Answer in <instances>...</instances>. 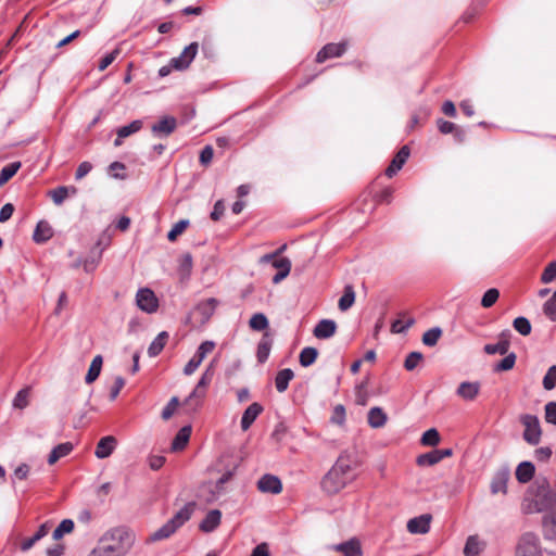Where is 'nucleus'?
<instances>
[{"instance_id":"nucleus-64","label":"nucleus","mask_w":556,"mask_h":556,"mask_svg":"<svg viewBox=\"0 0 556 556\" xmlns=\"http://www.w3.org/2000/svg\"><path fill=\"white\" fill-rule=\"evenodd\" d=\"M118 54L119 50L115 49L112 52L104 55L99 63V70L104 71L109 65H111L115 61Z\"/></svg>"},{"instance_id":"nucleus-42","label":"nucleus","mask_w":556,"mask_h":556,"mask_svg":"<svg viewBox=\"0 0 556 556\" xmlns=\"http://www.w3.org/2000/svg\"><path fill=\"white\" fill-rule=\"evenodd\" d=\"M317 355H318V352L315 348H311V346L304 348L300 353V364L303 367H308L313 363H315Z\"/></svg>"},{"instance_id":"nucleus-31","label":"nucleus","mask_w":556,"mask_h":556,"mask_svg":"<svg viewBox=\"0 0 556 556\" xmlns=\"http://www.w3.org/2000/svg\"><path fill=\"white\" fill-rule=\"evenodd\" d=\"M73 448L74 445L71 442H64L56 445L48 456V464L54 465L59 459L70 455Z\"/></svg>"},{"instance_id":"nucleus-3","label":"nucleus","mask_w":556,"mask_h":556,"mask_svg":"<svg viewBox=\"0 0 556 556\" xmlns=\"http://www.w3.org/2000/svg\"><path fill=\"white\" fill-rule=\"evenodd\" d=\"M135 542V534L125 527L109 530L101 539V544L108 547L114 556H125Z\"/></svg>"},{"instance_id":"nucleus-44","label":"nucleus","mask_w":556,"mask_h":556,"mask_svg":"<svg viewBox=\"0 0 556 556\" xmlns=\"http://www.w3.org/2000/svg\"><path fill=\"white\" fill-rule=\"evenodd\" d=\"M29 388H24L20 390L13 399V407L17 409H24L25 407H27L29 404Z\"/></svg>"},{"instance_id":"nucleus-36","label":"nucleus","mask_w":556,"mask_h":556,"mask_svg":"<svg viewBox=\"0 0 556 556\" xmlns=\"http://www.w3.org/2000/svg\"><path fill=\"white\" fill-rule=\"evenodd\" d=\"M294 374L290 368L278 371L275 378V386L278 392L282 393L288 389L289 382L293 379Z\"/></svg>"},{"instance_id":"nucleus-55","label":"nucleus","mask_w":556,"mask_h":556,"mask_svg":"<svg viewBox=\"0 0 556 556\" xmlns=\"http://www.w3.org/2000/svg\"><path fill=\"white\" fill-rule=\"evenodd\" d=\"M513 325L521 336H528L531 332V324L526 317H517Z\"/></svg>"},{"instance_id":"nucleus-26","label":"nucleus","mask_w":556,"mask_h":556,"mask_svg":"<svg viewBox=\"0 0 556 556\" xmlns=\"http://www.w3.org/2000/svg\"><path fill=\"white\" fill-rule=\"evenodd\" d=\"M388 420L387 414L382 410V408L375 406L371 407L368 412L367 421L371 428L378 429L382 428Z\"/></svg>"},{"instance_id":"nucleus-32","label":"nucleus","mask_w":556,"mask_h":556,"mask_svg":"<svg viewBox=\"0 0 556 556\" xmlns=\"http://www.w3.org/2000/svg\"><path fill=\"white\" fill-rule=\"evenodd\" d=\"M509 349L508 333L503 332L501 334V340L495 344H486L484 345V352L486 354H500L505 355Z\"/></svg>"},{"instance_id":"nucleus-18","label":"nucleus","mask_w":556,"mask_h":556,"mask_svg":"<svg viewBox=\"0 0 556 556\" xmlns=\"http://www.w3.org/2000/svg\"><path fill=\"white\" fill-rule=\"evenodd\" d=\"M222 513L218 509L210 510L204 519L201 521L199 528L202 532H213L220 523Z\"/></svg>"},{"instance_id":"nucleus-35","label":"nucleus","mask_w":556,"mask_h":556,"mask_svg":"<svg viewBox=\"0 0 556 556\" xmlns=\"http://www.w3.org/2000/svg\"><path fill=\"white\" fill-rule=\"evenodd\" d=\"M53 235L51 226L47 222H39L34 231L33 238L35 242L42 243L48 241Z\"/></svg>"},{"instance_id":"nucleus-23","label":"nucleus","mask_w":556,"mask_h":556,"mask_svg":"<svg viewBox=\"0 0 556 556\" xmlns=\"http://www.w3.org/2000/svg\"><path fill=\"white\" fill-rule=\"evenodd\" d=\"M332 548L342 553L344 556H362L361 543L356 539H351L346 542L333 545Z\"/></svg>"},{"instance_id":"nucleus-27","label":"nucleus","mask_w":556,"mask_h":556,"mask_svg":"<svg viewBox=\"0 0 556 556\" xmlns=\"http://www.w3.org/2000/svg\"><path fill=\"white\" fill-rule=\"evenodd\" d=\"M535 473V467L531 462H522L516 468V479L520 483H528Z\"/></svg>"},{"instance_id":"nucleus-25","label":"nucleus","mask_w":556,"mask_h":556,"mask_svg":"<svg viewBox=\"0 0 556 556\" xmlns=\"http://www.w3.org/2000/svg\"><path fill=\"white\" fill-rule=\"evenodd\" d=\"M191 431H192L191 426L188 425V426L182 427L175 435V438L172 442V445H170V450L173 452L182 451L190 440Z\"/></svg>"},{"instance_id":"nucleus-20","label":"nucleus","mask_w":556,"mask_h":556,"mask_svg":"<svg viewBox=\"0 0 556 556\" xmlns=\"http://www.w3.org/2000/svg\"><path fill=\"white\" fill-rule=\"evenodd\" d=\"M142 128V122L140 119L132 121L130 124L126 126H122L116 130V139L114 140V146L119 147L123 143V140L136 132H138Z\"/></svg>"},{"instance_id":"nucleus-29","label":"nucleus","mask_w":556,"mask_h":556,"mask_svg":"<svg viewBox=\"0 0 556 556\" xmlns=\"http://www.w3.org/2000/svg\"><path fill=\"white\" fill-rule=\"evenodd\" d=\"M76 193L77 189L73 186H61L49 191V195L55 205H61L67 197L75 195Z\"/></svg>"},{"instance_id":"nucleus-15","label":"nucleus","mask_w":556,"mask_h":556,"mask_svg":"<svg viewBox=\"0 0 556 556\" xmlns=\"http://www.w3.org/2000/svg\"><path fill=\"white\" fill-rule=\"evenodd\" d=\"M176 118L173 116H165L152 126L151 131L156 137H167L176 129Z\"/></svg>"},{"instance_id":"nucleus-4","label":"nucleus","mask_w":556,"mask_h":556,"mask_svg":"<svg viewBox=\"0 0 556 556\" xmlns=\"http://www.w3.org/2000/svg\"><path fill=\"white\" fill-rule=\"evenodd\" d=\"M195 502L187 503L180 508L166 523L154 531L150 538V542H157L170 538L179 528H181L193 515L195 510Z\"/></svg>"},{"instance_id":"nucleus-11","label":"nucleus","mask_w":556,"mask_h":556,"mask_svg":"<svg viewBox=\"0 0 556 556\" xmlns=\"http://www.w3.org/2000/svg\"><path fill=\"white\" fill-rule=\"evenodd\" d=\"M232 477V472L228 471L224 473L215 484L208 483L203 486L202 492L207 491L210 494L207 496L203 495L204 500L207 503H212L219 497L223 493V485L228 482Z\"/></svg>"},{"instance_id":"nucleus-59","label":"nucleus","mask_w":556,"mask_h":556,"mask_svg":"<svg viewBox=\"0 0 556 556\" xmlns=\"http://www.w3.org/2000/svg\"><path fill=\"white\" fill-rule=\"evenodd\" d=\"M555 278H556V262H552L544 269L541 280L543 283H549Z\"/></svg>"},{"instance_id":"nucleus-5","label":"nucleus","mask_w":556,"mask_h":556,"mask_svg":"<svg viewBox=\"0 0 556 556\" xmlns=\"http://www.w3.org/2000/svg\"><path fill=\"white\" fill-rule=\"evenodd\" d=\"M516 556H542L540 538L533 532L523 533L516 547Z\"/></svg>"},{"instance_id":"nucleus-61","label":"nucleus","mask_w":556,"mask_h":556,"mask_svg":"<svg viewBox=\"0 0 556 556\" xmlns=\"http://www.w3.org/2000/svg\"><path fill=\"white\" fill-rule=\"evenodd\" d=\"M544 410L546 422L556 426V402H548L545 405Z\"/></svg>"},{"instance_id":"nucleus-56","label":"nucleus","mask_w":556,"mask_h":556,"mask_svg":"<svg viewBox=\"0 0 556 556\" xmlns=\"http://www.w3.org/2000/svg\"><path fill=\"white\" fill-rule=\"evenodd\" d=\"M542 383L543 388L548 391L556 387V365H553L548 368Z\"/></svg>"},{"instance_id":"nucleus-51","label":"nucleus","mask_w":556,"mask_h":556,"mask_svg":"<svg viewBox=\"0 0 556 556\" xmlns=\"http://www.w3.org/2000/svg\"><path fill=\"white\" fill-rule=\"evenodd\" d=\"M500 298V291L495 288L489 289L481 299V305L484 308L493 306Z\"/></svg>"},{"instance_id":"nucleus-41","label":"nucleus","mask_w":556,"mask_h":556,"mask_svg":"<svg viewBox=\"0 0 556 556\" xmlns=\"http://www.w3.org/2000/svg\"><path fill=\"white\" fill-rule=\"evenodd\" d=\"M21 163L20 162H13L8 165H5L0 170V187L3 186L5 182H8L20 169Z\"/></svg>"},{"instance_id":"nucleus-17","label":"nucleus","mask_w":556,"mask_h":556,"mask_svg":"<svg viewBox=\"0 0 556 556\" xmlns=\"http://www.w3.org/2000/svg\"><path fill=\"white\" fill-rule=\"evenodd\" d=\"M542 528L546 540L556 541V507L544 515Z\"/></svg>"},{"instance_id":"nucleus-40","label":"nucleus","mask_w":556,"mask_h":556,"mask_svg":"<svg viewBox=\"0 0 556 556\" xmlns=\"http://www.w3.org/2000/svg\"><path fill=\"white\" fill-rule=\"evenodd\" d=\"M354 301L355 292L353 290V287L346 286L343 295L339 300L338 306L342 312H344L348 311L354 304Z\"/></svg>"},{"instance_id":"nucleus-50","label":"nucleus","mask_w":556,"mask_h":556,"mask_svg":"<svg viewBox=\"0 0 556 556\" xmlns=\"http://www.w3.org/2000/svg\"><path fill=\"white\" fill-rule=\"evenodd\" d=\"M543 312L549 320L556 321V291L551 299L543 304Z\"/></svg>"},{"instance_id":"nucleus-48","label":"nucleus","mask_w":556,"mask_h":556,"mask_svg":"<svg viewBox=\"0 0 556 556\" xmlns=\"http://www.w3.org/2000/svg\"><path fill=\"white\" fill-rule=\"evenodd\" d=\"M420 441L426 446H435L440 442V434L437 429L431 428L424 432Z\"/></svg>"},{"instance_id":"nucleus-39","label":"nucleus","mask_w":556,"mask_h":556,"mask_svg":"<svg viewBox=\"0 0 556 556\" xmlns=\"http://www.w3.org/2000/svg\"><path fill=\"white\" fill-rule=\"evenodd\" d=\"M206 396V391L194 388L193 391L186 399L185 404L193 412L201 407L204 397Z\"/></svg>"},{"instance_id":"nucleus-58","label":"nucleus","mask_w":556,"mask_h":556,"mask_svg":"<svg viewBox=\"0 0 556 556\" xmlns=\"http://www.w3.org/2000/svg\"><path fill=\"white\" fill-rule=\"evenodd\" d=\"M178 405H179L178 397L177 396H173L169 400V402L166 404V406L163 408V410H162V418L164 420L169 419L174 415V413L177 409Z\"/></svg>"},{"instance_id":"nucleus-34","label":"nucleus","mask_w":556,"mask_h":556,"mask_svg":"<svg viewBox=\"0 0 556 556\" xmlns=\"http://www.w3.org/2000/svg\"><path fill=\"white\" fill-rule=\"evenodd\" d=\"M102 364H103L102 356L96 355L93 357V359L91 361L88 372L85 377V381L87 384H91L92 382H94L98 379V377L101 374Z\"/></svg>"},{"instance_id":"nucleus-2","label":"nucleus","mask_w":556,"mask_h":556,"mask_svg":"<svg viewBox=\"0 0 556 556\" xmlns=\"http://www.w3.org/2000/svg\"><path fill=\"white\" fill-rule=\"evenodd\" d=\"M353 467V459L346 453H342L331 469L321 480V488L328 494H336L341 491L351 480L350 472Z\"/></svg>"},{"instance_id":"nucleus-49","label":"nucleus","mask_w":556,"mask_h":556,"mask_svg":"<svg viewBox=\"0 0 556 556\" xmlns=\"http://www.w3.org/2000/svg\"><path fill=\"white\" fill-rule=\"evenodd\" d=\"M271 343L267 338H263L257 345V359L260 363H264L270 353Z\"/></svg>"},{"instance_id":"nucleus-22","label":"nucleus","mask_w":556,"mask_h":556,"mask_svg":"<svg viewBox=\"0 0 556 556\" xmlns=\"http://www.w3.org/2000/svg\"><path fill=\"white\" fill-rule=\"evenodd\" d=\"M263 412V407L258 403H252L243 413L241 418V429L243 431H247L252 424L255 421V419L258 417V415Z\"/></svg>"},{"instance_id":"nucleus-1","label":"nucleus","mask_w":556,"mask_h":556,"mask_svg":"<svg viewBox=\"0 0 556 556\" xmlns=\"http://www.w3.org/2000/svg\"><path fill=\"white\" fill-rule=\"evenodd\" d=\"M556 507V491L545 478L536 479L526 491L521 510L523 514L547 513Z\"/></svg>"},{"instance_id":"nucleus-12","label":"nucleus","mask_w":556,"mask_h":556,"mask_svg":"<svg viewBox=\"0 0 556 556\" xmlns=\"http://www.w3.org/2000/svg\"><path fill=\"white\" fill-rule=\"evenodd\" d=\"M346 42L328 43L316 55V62L323 63L330 58L341 56L346 50Z\"/></svg>"},{"instance_id":"nucleus-54","label":"nucleus","mask_w":556,"mask_h":556,"mask_svg":"<svg viewBox=\"0 0 556 556\" xmlns=\"http://www.w3.org/2000/svg\"><path fill=\"white\" fill-rule=\"evenodd\" d=\"M424 356L419 352H410L404 362V367L406 370H414L422 361Z\"/></svg>"},{"instance_id":"nucleus-10","label":"nucleus","mask_w":556,"mask_h":556,"mask_svg":"<svg viewBox=\"0 0 556 556\" xmlns=\"http://www.w3.org/2000/svg\"><path fill=\"white\" fill-rule=\"evenodd\" d=\"M431 520L432 516L430 514H424L412 518L407 521V531L412 534H426L430 530Z\"/></svg>"},{"instance_id":"nucleus-52","label":"nucleus","mask_w":556,"mask_h":556,"mask_svg":"<svg viewBox=\"0 0 556 556\" xmlns=\"http://www.w3.org/2000/svg\"><path fill=\"white\" fill-rule=\"evenodd\" d=\"M213 376H214L213 363H211L210 366L202 374V376L199 379L195 388H198L200 390H203V391H206V388L212 382Z\"/></svg>"},{"instance_id":"nucleus-60","label":"nucleus","mask_w":556,"mask_h":556,"mask_svg":"<svg viewBox=\"0 0 556 556\" xmlns=\"http://www.w3.org/2000/svg\"><path fill=\"white\" fill-rule=\"evenodd\" d=\"M414 324V319L409 318L406 321H403L402 319H396L391 325V331L393 333H402L406 329H408Z\"/></svg>"},{"instance_id":"nucleus-13","label":"nucleus","mask_w":556,"mask_h":556,"mask_svg":"<svg viewBox=\"0 0 556 556\" xmlns=\"http://www.w3.org/2000/svg\"><path fill=\"white\" fill-rule=\"evenodd\" d=\"M117 446V440L113 435H106L100 439L96 446L94 455L99 459L108 458Z\"/></svg>"},{"instance_id":"nucleus-57","label":"nucleus","mask_w":556,"mask_h":556,"mask_svg":"<svg viewBox=\"0 0 556 556\" xmlns=\"http://www.w3.org/2000/svg\"><path fill=\"white\" fill-rule=\"evenodd\" d=\"M516 363V355L515 353L507 354L496 366V371H506L510 370Z\"/></svg>"},{"instance_id":"nucleus-53","label":"nucleus","mask_w":556,"mask_h":556,"mask_svg":"<svg viewBox=\"0 0 556 556\" xmlns=\"http://www.w3.org/2000/svg\"><path fill=\"white\" fill-rule=\"evenodd\" d=\"M189 225V220L181 219L177 222L167 233L169 241H175L179 235H181Z\"/></svg>"},{"instance_id":"nucleus-47","label":"nucleus","mask_w":556,"mask_h":556,"mask_svg":"<svg viewBox=\"0 0 556 556\" xmlns=\"http://www.w3.org/2000/svg\"><path fill=\"white\" fill-rule=\"evenodd\" d=\"M249 325L253 330L262 331L268 327V319L264 314L256 313L251 317Z\"/></svg>"},{"instance_id":"nucleus-43","label":"nucleus","mask_w":556,"mask_h":556,"mask_svg":"<svg viewBox=\"0 0 556 556\" xmlns=\"http://www.w3.org/2000/svg\"><path fill=\"white\" fill-rule=\"evenodd\" d=\"M74 521L72 519H64L53 531L52 536L54 540L62 539L65 534L71 533L74 530Z\"/></svg>"},{"instance_id":"nucleus-6","label":"nucleus","mask_w":556,"mask_h":556,"mask_svg":"<svg viewBox=\"0 0 556 556\" xmlns=\"http://www.w3.org/2000/svg\"><path fill=\"white\" fill-rule=\"evenodd\" d=\"M520 421L525 427V441L531 445H536L542 435L539 418L535 415L525 414L520 417Z\"/></svg>"},{"instance_id":"nucleus-16","label":"nucleus","mask_w":556,"mask_h":556,"mask_svg":"<svg viewBox=\"0 0 556 556\" xmlns=\"http://www.w3.org/2000/svg\"><path fill=\"white\" fill-rule=\"evenodd\" d=\"M408 157L409 148L407 146H404L400 149V151L391 161V164L386 169V175L390 178L393 177L403 167Z\"/></svg>"},{"instance_id":"nucleus-63","label":"nucleus","mask_w":556,"mask_h":556,"mask_svg":"<svg viewBox=\"0 0 556 556\" xmlns=\"http://www.w3.org/2000/svg\"><path fill=\"white\" fill-rule=\"evenodd\" d=\"M125 386V379L121 376H117L114 378V383L113 386L111 387V391H110V399L113 401L115 400L121 390L124 388Z\"/></svg>"},{"instance_id":"nucleus-62","label":"nucleus","mask_w":556,"mask_h":556,"mask_svg":"<svg viewBox=\"0 0 556 556\" xmlns=\"http://www.w3.org/2000/svg\"><path fill=\"white\" fill-rule=\"evenodd\" d=\"M344 421H345V408L343 405H337L332 412L331 422L341 426L344 424Z\"/></svg>"},{"instance_id":"nucleus-14","label":"nucleus","mask_w":556,"mask_h":556,"mask_svg":"<svg viewBox=\"0 0 556 556\" xmlns=\"http://www.w3.org/2000/svg\"><path fill=\"white\" fill-rule=\"evenodd\" d=\"M257 488L263 493L278 494L282 490L281 481L273 475H264L257 482Z\"/></svg>"},{"instance_id":"nucleus-7","label":"nucleus","mask_w":556,"mask_h":556,"mask_svg":"<svg viewBox=\"0 0 556 556\" xmlns=\"http://www.w3.org/2000/svg\"><path fill=\"white\" fill-rule=\"evenodd\" d=\"M215 348V343L213 341H204L200 344L194 355L191 359L186 364L184 368V374L186 376L192 375L201 365L203 359L210 354Z\"/></svg>"},{"instance_id":"nucleus-37","label":"nucleus","mask_w":556,"mask_h":556,"mask_svg":"<svg viewBox=\"0 0 556 556\" xmlns=\"http://www.w3.org/2000/svg\"><path fill=\"white\" fill-rule=\"evenodd\" d=\"M484 548L483 542L477 535H470L465 544V556H478Z\"/></svg>"},{"instance_id":"nucleus-28","label":"nucleus","mask_w":556,"mask_h":556,"mask_svg":"<svg viewBox=\"0 0 556 556\" xmlns=\"http://www.w3.org/2000/svg\"><path fill=\"white\" fill-rule=\"evenodd\" d=\"M509 478V472L506 469H503L494 476L491 482V492L493 494L496 493H506L507 492V481Z\"/></svg>"},{"instance_id":"nucleus-9","label":"nucleus","mask_w":556,"mask_h":556,"mask_svg":"<svg viewBox=\"0 0 556 556\" xmlns=\"http://www.w3.org/2000/svg\"><path fill=\"white\" fill-rule=\"evenodd\" d=\"M198 42H191L182 50V52L178 56L172 59L170 65L178 71L188 68L191 62L194 60L195 55L198 54Z\"/></svg>"},{"instance_id":"nucleus-30","label":"nucleus","mask_w":556,"mask_h":556,"mask_svg":"<svg viewBox=\"0 0 556 556\" xmlns=\"http://www.w3.org/2000/svg\"><path fill=\"white\" fill-rule=\"evenodd\" d=\"M49 522L42 523L33 536L23 540V542L21 543V549L24 552L30 549L39 540H41L49 533Z\"/></svg>"},{"instance_id":"nucleus-46","label":"nucleus","mask_w":556,"mask_h":556,"mask_svg":"<svg viewBox=\"0 0 556 556\" xmlns=\"http://www.w3.org/2000/svg\"><path fill=\"white\" fill-rule=\"evenodd\" d=\"M416 462L419 466H433L440 463V456L438 455L437 450H433L431 452L419 455Z\"/></svg>"},{"instance_id":"nucleus-33","label":"nucleus","mask_w":556,"mask_h":556,"mask_svg":"<svg viewBox=\"0 0 556 556\" xmlns=\"http://www.w3.org/2000/svg\"><path fill=\"white\" fill-rule=\"evenodd\" d=\"M217 306V301L213 298L207 299L197 305L194 312L201 315L202 321H206L213 315Z\"/></svg>"},{"instance_id":"nucleus-38","label":"nucleus","mask_w":556,"mask_h":556,"mask_svg":"<svg viewBox=\"0 0 556 556\" xmlns=\"http://www.w3.org/2000/svg\"><path fill=\"white\" fill-rule=\"evenodd\" d=\"M167 339H168V333L166 331L160 332L148 348L149 356H151V357L157 356L164 349Z\"/></svg>"},{"instance_id":"nucleus-45","label":"nucleus","mask_w":556,"mask_h":556,"mask_svg":"<svg viewBox=\"0 0 556 556\" xmlns=\"http://www.w3.org/2000/svg\"><path fill=\"white\" fill-rule=\"evenodd\" d=\"M442 336V330L439 327L431 328L422 334V343L427 346H434Z\"/></svg>"},{"instance_id":"nucleus-19","label":"nucleus","mask_w":556,"mask_h":556,"mask_svg":"<svg viewBox=\"0 0 556 556\" xmlns=\"http://www.w3.org/2000/svg\"><path fill=\"white\" fill-rule=\"evenodd\" d=\"M337 330V324L332 319H323L314 328V336L317 339L331 338Z\"/></svg>"},{"instance_id":"nucleus-8","label":"nucleus","mask_w":556,"mask_h":556,"mask_svg":"<svg viewBox=\"0 0 556 556\" xmlns=\"http://www.w3.org/2000/svg\"><path fill=\"white\" fill-rule=\"evenodd\" d=\"M136 304L144 313L152 314L157 311L159 300L149 288H141L136 294Z\"/></svg>"},{"instance_id":"nucleus-24","label":"nucleus","mask_w":556,"mask_h":556,"mask_svg":"<svg viewBox=\"0 0 556 556\" xmlns=\"http://www.w3.org/2000/svg\"><path fill=\"white\" fill-rule=\"evenodd\" d=\"M271 264L278 270L277 274L273 277V282L277 285L290 274L291 262L287 257H280L278 260H274Z\"/></svg>"},{"instance_id":"nucleus-21","label":"nucleus","mask_w":556,"mask_h":556,"mask_svg":"<svg viewBox=\"0 0 556 556\" xmlns=\"http://www.w3.org/2000/svg\"><path fill=\"white\" fill-rule=\"evenodd\" d=\"M479 391V382L464 381L458 386L456 394L465 401H472L477 397Z\"/></svg>"}]
</instances>
